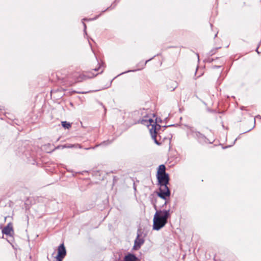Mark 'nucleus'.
<instances>
[{
  "mask_svg": "<svg viewBox=\"0 0 261 261\" xmlns=\"http://www.w3.org/2000/svg\"><path fill=\"white\" fill-rule=\"evenodd\" d=\"M165 166L164 165L159 166L157 172V178L160 184H168L169 182L168 174L165 172Z\"/></svg>",
  "mask_w": 261,
  "mask_h": 261,
  "instance_id": "nucleus-3",
  "label": "nucleus"
},
{
  "mask_svg": "<svg viewBox=\"0 0 261 261\" xmlns=\"http://www.w3.org/2000/svg\"><path fill=\"white\" fill-rule=\"evenodd\" d=\"M62 125L63 127L65 128V121H62Z\"/></svg>",
  "mask_w": 261,
  "mask_h": 261,
  "instance_id": "nucleus-10",
  "label": "nucleus"
},
{
  "mask_svg": "<svg viewBox=\"0 0 261 261\" xmlns=\"http://www.w3.org/2000/svg\"><path fill=\"white\" fill-rule=\"evenodd\" d=\"M84 24V27H85V29L86 28V26L85 24Z\"/></svg>",
  "mask_w": 261,
  "mask_h": 261,
  "instance_id": "nucleus-12",
  "label": "nucleus"
},
{
  "mask_svg": "<svg viewBox=\"0 0 261 261\" xmlns=\"http://www.w3.org/2000/svg\"><path fill=\"white\" fill-rule=\"evenodd\" d=\"M96 74L92 73V72H85L81 74L77 80L78 82H82L88 79L92 78L95 76Z\"/></svg>",
  "mask_w": 261,
  "mask_h": 261,
  "instance_id": "nucleus-6",
  "label": "nucleus"
},
{
  "mask_svg": "<svg viewBox=\"0 0 261 261\" xmlns=\"http://www.w3.org/2000/svg\"><path fill=\"white\" fill-rule=\"evenodd\" d=\"M3 234L11 236L13 233V225L11 223H8L7 226L4 227L2 230Z\"/></svg>",
  "mask_w": 261,
  "mask_h": 261,
  "instance_id": "nucleus-7",
  "label": "nucleus"
},
{
  "mask_svg": "<svg viewBox=\"0 0 261 261\" xmlns=\"http://www.w3.org/2000/svg\"><path fill=\"white\" fill-rule=\"evenodd\" d=\"M65 255V248L64 243H62L59 247L57 252L53 253V256L56 259V261H62Z\"/></svg>",
  "mask_w": 261,
  "mask_h": 261,
  "instance_id": "nucleus-4",
  "label": "nucleus"
},
{
  "mask_svg": "<svg viewBox=\"0 0 261 261\" xmlns=\"http://www.w3.org/2000/svg\"><path fill=\"white\" fill-rule=\"evenodd\" d=\"M167 185L160 184V192L158 193V196L164 199H166V197H169L170 194Z\"/></svg>",
  "mask_w": 261,
  "mask_h": 261,
  "instance_id": "nucleus-5",
  "label": "nucleus"
},
{
  "mask_svg": "<svg viewBox=\"0 0 261 261\" xmlns=\"http://www.w3.org/2000/svg\"><path fill=\"white\" fill-rule=\"evenodd\" d=\"M149 60L146 61L145 64Z\"/></svg>",
  "mask_w": 261,
  "mask_h": 261,
  "instance_id": "nucleus-14",
  "label": "nucleus"
},
{
  "mask_svg": "<svg viewBox=\"0 0 261 261\" xmlns=\"http://www.w3.org/2000/svg\"><path fill=\"white\" fill-rule=\"evenodd\" d=\"M144 240L143 238H140L139 237V235L138 234L137 238L136 239L135 241L134 246L133 247V248L135 250H138L139 249L142 245L144 243Z\"/></svg>",
  "mask_w": 261,
  "mask_h": 261,
  "instance_id": "nucleus-8",
  "label": "nucleus"
},
{
  "mask_svg": "<svg viewBox=\"0 0 261 261\" xmlns=\"http://www.w3.org/2000/svg\"><path fill=\"white\" fill-rule=\"evenodd\" d=\"M70 126V124L69 123H67L66 122V128H68Z\"/></svg>",
  "mask_w": 261,
  "mask_h": 261,
  "instance_id": "nucleus-11",
  "label": "nucleus"
},
{
  "mask_svg": "<svg viewBox=\"0 0 261 261\" xmlns=\"http://www.w3.org/2000/svg\"><path fill=\"white\" fill-rule=\"evenodd\" d=\"M137 258L136 257L133 255L129 254L125 257L124 261H136Z\"/></svg>",
  "mask_w": 261,
  "mask_h": 261,
  "instance_id": "nucleus-9",
  "label": "nucleus"
},
{
  "mask_svg": "<svg viewBox=\"0 0 261 261\" xmlns=\"http://www.w3.org/2000/svg\"><path fill=\"white\" fill-rule=\"evenodd\" d=\"M155 117L154 115L152 116V118L147 116L142 120L141 123L148 127L154 142L156 144L160 145V143L158 142L156 139V130L160 128V125L157 124V118Z\"/></svg>",
  "mask_w": 261,
  "mask_h": 261,
  "instance_id": "nucleus-2",
  "label": "nucleus"
},
{
  "mask_svg": "<svg viewBox=\"0 0 261 261\" xmlns=\"http://www.w3.org/2000/svg\"><path fill=\"white\" fill-rule=\"evenodd\" d=\"M256 51H257L258 53H259V52L258 51L257 49H256Z\"/></svg>",
  "mask_w": 261,
  "mask_h": 261,
  "instance_id": "nucleus-13",
  "label": "nucleus"
},
{
  "mask_svg": "<svg viewBox=\"0 0 261 261\" xmlns=\"http://www.w3.org/2000/svg\"><path fill=\"white\" fill-rule=\"evenodd\" d=\"M170 216V210L157 211L153 217V229L159 230L164 227L167 224Z\"/></svg>",
  "mask_w": 261,
  "mask_h": 261,
  "instance_id": "nucleus-1",
  "label": "nucleus"
}]
</instances>
